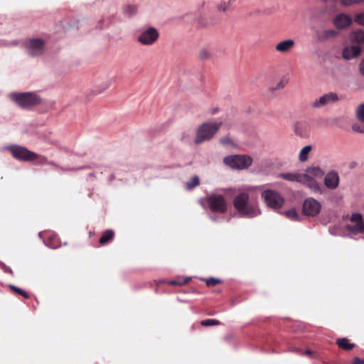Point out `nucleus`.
I'll list each match as a JSON object with an SVG mask.
<instances>
[{
  "label": "nucleus",
  "instance_id": "f257e3e1",
  "mask_svg": "<svg viewBox=\"0 0 364 364\" xmlns=\"http://www.w3.org/2000/svg\"><path fill=\"white\" fill-rule=\"evenodd\" d=\"M233 205L238 213L244 217L255 218L261 213L257 200L251 198L246 192L237 195L233 200Z\"/></svg>",
  "mask_w": 364,
  "mask_h": 364
},
{
  "label": "nucleus",
  "instance_id": "f03ea898",
  "mask_svg": "<svg viewBox=\"0 0 364 364\" xmlns=\"http://www.w3.org/2000/svg\"><path fill=\"white\" fill-rule=\"evenodd\" d=\"M325 175V172L319 166H310L305 170L304 176L307 177L305 186L314 193L323 194L324 188L316 181L315 178H321Z\"/></svg>",
  "mask_w": 364,
  "mask_h": 364
},
{
  "label": "nucleus",
  "instance_id": "7ed1b4c3",
  "mask_svg": "<svg viewBox=\"0 0 364 364\" xmlns=\"http://www.w3.org/2000/svg\"><path fill=\"white\" fill-rule=\"evenodd\" d=\"M222 122H208L198 127L194 142L197 144L210 140L222 126Z\"/></svg>",
  "mask_w": 364,
  "mask_h": 364
},
{
  "label": "nucleus",
  "instance_id": "20e7f679",
  "mask_svg": "<svg viewBox=\"0 0 364 364\" xmlns=\"http://www.w3.org/2000/svg\"><path fill=\"white\" fill-rule=\"evenodd\" d=\"M8 149L11 152L13 156L21 161H32L38 160L37 164H50L47 159L44 156L38 155L37 154L28 150L27 149L20 146H11Z\"/></svg>",
  "mask_w": 364,
  "mask_h": 364
},
{
  "label": "nucleus",
  "instance_id": "39448f33",
  "mask_svg": "<svg viewBox=\"0 0 364 364\" xmlns=\"http://www.w3.org/2000/svg\"><path fill=\"white\" fill-rule=\"evenodd\" d=\"M252 158L245 154L228 156L223 159L225 165L234 169L243 170L249 168L252 164Z\"/></svg>",
  "mask_w": 364,
  "mask_h": 364
},
{
  "label": "nucleus",
  "instance_id": "423d86ee",
  "mask_svg": "<svg viewBox=\"0 0 364 364\" xmlns=\"http://www.w3.org/2000/svg\"><path fill=\"white\" fill-rule=\"evenodd\" d=\"M205 200L212 212L225 213L228 210V203L222 194L212 193L207 196Z\"/></svg>",
  "mask_w": 364,
  "mask_h": 364
},
{
  "label": "nucleus",
  "instance_id": "0eeeda50",
  "mask_svg": "<svg viewBox=\"0 0 364 364\" xmlns=\"http://www.w3.org/2000/svg\"><path fill=\"white\" fill-rule=\"evenodd\" d=\"M262 198L267 207L272 209H279L284 203L282 196L277 191L266 189L261 194Z\"/></svg>",
  "mask_w": 364,
  "mask_h": 364
},
{
  "label": "nucleus",
  "instance_id": "6e6552de",
  "mask_svg": "<svg viewBox=\"0 0 364 364\" xmlns=\"http://www.w3.org/2000/svg\"><path fill=\"white\" fill-rule=\"evenodd\" d=\"M11 99L19 106L27 108L40 103V98L34 93H11Z\"/></svg>",
  "mask_w": 364,
  "mask_h": 364
},
{
  "label": "nucleus",
  "instance_id": "1a4fd4ad",
  "mask_svg": "<svg viewBox=\"0 0 364 364\" xmlns=\"http://www.w3.org/2000/svg\"><path fill=\"white\" fill-rule=\"evenodd\" d=\"M159 36V32L155 28L149 27L139 32L137 41L143 46H151L156 42Z\"/></svg>",
  "mask_w": 364,
  "mask_h": 364
},
{
  "label": "nucleus",
  "instance_id": "9d476101",
  "mask_svg": "<svg viewBox=\"0 0 364 364\" xmlns=\"http://www.w3.org/2000/svg\"><path fill=\"white\" fill-rule=\"evenodd\" d=\"M44 41L40 38H31L24 43L26 51L31 56H39L44 52Z\"/></svg>",
  "mask_w": 364,
  "mask_h": 364
},
{
  "label": "nucleus",
  "instance_id": "9b49d317",
  "mask_svg": "<svg viewBox=\"0 0 364 364\" xmlns=\"http://www.w3.org/2000/svg\"><path fill=\"white\" fill-rule=\"evenodd\" d=\"M321 210V204L314 198H307L302 205V212L305 215L314 217Z\"/></svg>",
  "mask_w": 364,
  "mask_h": 364
},
{
  "label": "nucleus",
  "instance_id": "f8f14e48",
  "mask_svg": "<svg viewBox=\"0 0 364 364\" xmlns=\"http://www.w3.org/2000/svg\"><path fill=\"white\" fill-rule=\"evenodd\" d=\"M347 230L353 234L358 235L364 232V221L360 213H353L350 218V223L346 226Z\"/></svg>",
  "mask_w": 364,
  "mask_h": 364
},
{
  "label": "nucleus",
  "instance_id": "ddd939ff",
  "mask_svg": "<svg viewBox=\"0 0 364 364\" xmlns=\"http://www.w3.org/2000/svg\"><path fill=\"white\" fill-rule=\"evenodd\" d=\"M340 100L339 97L335 92H328L320 97L316 99L311 104L314 108H321L322 107L336 103Z\"/></svg>",
  "mask_w": 364,
  "mask_h": 364
},
{
  "label": "nucleus",
  "instance_id": "4468645a",
  "mask_svg": "<svg viewBox=\"0 0 364 364\" xmlns=\"http://www.w3.org/2000/svg\"><path fill=\"white\" fill-rule=\"evenodd\" d=\"M311 132V124L306 121L297 122L294 125V134L301 138H308Z\"/></svg>",
  "mask_w": 364,
  "mask_h": 364
},
{
  "label": "nucleus",
  "instance_id": "2eb2a0df",
  "mask_svg": "<svg viewBox=\"0 0 364 364\" xmlns=\"http://www.w3.org/2000/svg\"><path fill=\"white\" fill-rule=\"evenodd\" d=\"M277 177L291 182H298L304 186L305 183L308 181L307 177L304 176V173L296 172L281 173L278 174Z\"/></svg>",
  "mask_w": 364,
  "mask_h": 364
},
{
  "label": "nucleus",
  "instance_id": "dca6fc26",
  "mask_svg": "<svg viewBox=\"0 0 364 364\" xmlns=\"http://www.w3.org/2000/svg\"><path fill=\"white\" fill-rule=\"evenodd\" d=\"M348 24H336L335 29H328L321 31L318 32V38L320 41H326L335 38L339 33V31L345 28Z\"/></svg>",
  "mask_w": 364,
  "mask_h": 364
},
{
  "label": "nucleus",
  "instance_id": "f3484780",
  "mask_svg": "<svg viewBox=\"0 0 364 364\" xmlns=\"http://www.w3.org/2000/svg\"><path fill=\"white\" fill-rule=\"evenodd\" d=\"M340 177L335 171H331L325 175L323 183L326 188L329 189H336L339 185Z\"/></svg>",
  "mask_w": 364,
  "mask_h": 364
},
{
  "label": "nucleus",
  "instance_id": "a211bd4d",
  "mask_svg": "<svg viewBox=\"0 0 364 364\" xmlns=\"http://www.w3.org/2000/svg\"><path fill=\"white\" fill-rule=\"evenodd\" d=\"M361 52V48L359 46L352 45L346 46L342 52V57L345 60H351L358 58Z\"/></svg>",
  "mask_w": 364,
  "mask_h": 364
},
{
  "label": "nucleus",
  "instance_id": "6ab92c4d",
  "mask_svg": "<svg viewBox=\"0 0 364 364\" xmlns=\"http://www.w3.org/2000/svg\"><path fill=\"white\" fill-rule=\"evenodd\" d=\"M295 43L292 39H287L279 42L275 46V49L277 52L286 53L289 52L294 47Z\"/></svg>",
  "mask_w": 364,
  "mask_h": 364
},
{
  "label": "nucleus",
  "instance_id": "aec40b11",
  "mask_svg": "<svg viewBox=\"0 0 364 364\" xmlns=\"http://www.w3.org/2000/svg\"><path fill=\"white\" fill-rule=\"evenodd\" d=\"M350 40L353 43H364V31L359 30L353 32L350 36Z\"/></svg>",
  "mask_w": 364,
  "mask_h": 364
},
{
  "label": "nucleus",
  "instance_id": "412c9836",
  "mask_svg": "<svg viewBox=\"0 0 364 364\" xmlns=\"http://www.w3.org/2000/svg\"><path fill=\"white\" fill-rule=\"evenodd\" d=\"M312 150V146L306 145L304 146L299 154V160L300 162H305L309 159V155Z\"/></svg>",
  "mask_w": 364,
  "mask_h": 364
},
{
  "label": "nucleus",
  "instance_id": "4be33fe9",
  "mask_svg": "<svg viewBox=\"0 0 364 364\" xmlns=\"http://www.w3.org/2000/svg\"><path fill=\"white\" fill-rule=\"evenodd\" d=\"M336 343L339 348L346 350H350L353 349L355 346V344L350 343L349 340L346 338L338 339L336 341Z\"/></svg>",
  "mask_w": 364,
  "mask_h": 364
},
{
  "label": "nucleus",
  "instance_id": "5701e85b",
  "mask_svg": "<svg viewBox=\"0 0 364 364\" xmlns=\"http://www.w3.org/2000/svg\"><path fill=\"white\" fill-rule=\"evenodd\" d=\"M355 116L358 122L364 124V103H361L356 107Z\"/></svg>",
  "mask_w": 364,
  "mask_h": 364
},
{
  "label": "nucleus",
  "instance_id": "b1692460",
  "mask_svg": "<svg viewBox=\"0 0 364 364\" xmlns=\"http://www.w3.org/2000/svg\"><path fill=\"white\" fill-rule=\"evenodd\" d=\"M333 23H353L351 18L346 14H340L336 16Z\"/></svg>",
  "mask_w": 364,
  "mask_h": 364
},
{
  "label": "nucleus",
  "instance_id": "393cba45",
  "mask_svg": "<svg viewBox=\"0 0 364 364\" xmlns=\"http://www.w3.org/2000/svg\"><path fill=\"white\" fill-rule=\"evenodd\" d=\"M114 237V232L112 230H108L105 231L103 235L100 239V243L101 245H105L109 241H110Z\"/></svg>",
  "mask_w": 364,
  "mask_h": 364
},
{
  "label": "nucleus",
  "instance_id": "a878e982",
  "mask_svg": "<svg viewBox=\"0 0 364 364\" xmlns=\"http://www.w3.org/2000/svg\"><path fill=\"white\" fill-rule=\"evenodd\" d=\"M200 184V179L198 176H193L188 182L186 184V188L187 190H191Z\"/></svg>",
  "mask_w": 364,
  "mask_h": 364
},
{
  "label": "nucleus",
  "instance_id": "bb28decb",
  "mask_svg": "<svg viewBox=\"0 0 364 364\" xmlns=\"http://www.w3.org/2000/svg\"><path fill=\"white\" fill-rule=\"evenodd\" d=\"M137 9L136 6L127 4L124 7V13L127 16H132L136 13Z\"/></svg>",
  "mask_w": 364,
  "mask_h": 364
},
{
  "label": "nucleus",
  "instance_id": "cd10ccee",
  "mask_svg": "<svg viewBox=\"0 0 364 364\" xmlns=\"http://www.w3.org/2000/svg\"><path fill=\"white\" fill-rule=\"evenodd\" d=\"M284 215L291 220H299V215L297 214L295 209H291L286 212H284Z\"/></svg>",
  "mask_w": 364,
  "mask_h": 364
},
{
  "label": "nucleus",
  "instance_id": "c85d7f7f",
  "mask_svg": "<svg viewBox=\"0 0 364 364\" xmlns=\"http://www.w3.org/2000/svg\"><path fill=\"white\" fill-rule=\"evenodd\" d=\"M353 132L359 134H364V124L354 123L351 126Z\"/></svg>",
  "mask_w": 364,
  "mask_h": 364
},
{
  "label": "nucleus",
  "instance_id": "c756f323",
  "mask_svg": "<svg viewBox=\"0 0 364 364\" xmlns=\"http://www.w3.org/2000/svg\"><path fill=\"white\" fill-rule=\"evenodd\" d=\"M201 325L203 326H216L220 324V321L216 319H205L201 321Z\"/></svg>",
  "mask_w": 364,
  "mask_h": 364
},
{
  "label": "nucleus",
  "instance_id": "7c9ffc66",
  "mask_svg": "<svg viewBox=\"0 0 364 364\" xmlns=\"http://www.w3.org/2000/svg\"><path fill=\"white\" fill-rule=\"evenodd\" d=\"M10 288L12 290H14L16 293L21 295L22 296H23L26 299H28L29 297V295L26 291H25L24 290H23L17 287H15L14 285H10Z\"/></svg>",
  "mask_w": 364,
  "mask_h": 364
},
{
  "label": "nucleus",
  "instance_id": "2f4dec72",
  "mask_svg": "<svg viewBox=\"0 0 364 364\" xmlns=\"http://www.w3.org/2000/svg\"><path fill=\"white\" fill-rule=\"evenodd\" d=\"M220 143L224 146H234L233 141L228 136H225L220 139Z\"/></svg>",
  "mask_w": 364,
  "mask_h": 364
},
{
  "label": "nucleus",
  "instance_id": "473e14b6",
  "mask_svg": "<svg viewBox=\"0 0 364 364\" xmlns=\"http://www.w3.org/2000/svg\"><path fill=\"white\" fill-rule=\"evenodd\" d=\"M285 85L286 82L284 80H280L276 84V85L269 87V90L272 91L282 90L285 87Z\"/></svg>",
  "mask_w": 364,
  "mask_h": 364
},
{
  "label": "nucleus",
  "instance_id": "72a5a7b5",
  "mask_svg": "<svg viewBox=\"0 0 364 364\" xmlns=\"http://www.w3.org/2000/svg\"><path fill=\"white\" fill-rule=\"evenodd\" d=\"M231 5V0H229L227 2H223L220 5H218V10L222 11H226L228 10Z\"/></svg>",
  "mask_w": 364,
  "mask_h": 364
},
{
  "label": "nucleus",
  "instance_id": "f704fd0d",
  "mask_svg": "<svg viewBox=\"0 0 364 364\" xmlns=\"http://www.w3.org/2000/svg\"><path fill=\"white\" fill-rule=\"evenodd\" d=\"M363 0H341V4L343 6H350L353 4H359L360 2L363 1Z\"/></svg>",
  "mask_w": 364,
  "mask_h": 364
},
{
  "label": "nucleus",
  "instance_id": "c9c22d12",
  "mask_svg": "<svg viewBox=\"0 0 364 364\" xmlns=\"http://www.w3.org/2000/svg\"><path fill=\"white\" fill-rule=\"evenodd\" d=\"M220 282V280L215 278H209L205 280V283L208 286H215Z\"/></svg>",
  "mask_w": 364,
  "mask_h": 364
},
{
  "label": "nucleus",
  "instance_id": "e433bc0d",
  "mask_svg": "<svg viewBox=\"0 0 364 364\" xmlns=\"http://www.w3.org/2000/svg\"><path fill=\"white\" fill-rule=\"evenodd\" d=\"M210 56V53L206 50H201L199 53V58L201 60L208 59Z\"/></svg>",
  "mask_w": 364,
  "mask_h": 364
},
{
  "label": "nucleus",
  "instance_id": "4c0bfd02",
  "mask_svg": "<svg viewBox=\"0 0 364 364\" xmlns=\"http://www.w3.org/2000/svg\"><path fill=\"white\" fill-rule=\"evenodd\" d=\"M188 279H186L183 282H181V281H177V280H172V281H170L168 282V284H171V285H183L184 284H186L187 282H188Z\"/></svg>",
  "mask_w": 364,
  "mask_h": 364
},
{
  "label": "nucleus",
  "instance_id": "58836bf2",
  "mask_svg": "<svg viewBox=\"0 0 364 364\" xmlns=\"http://www.w3.org/2000/svg\"><path fill=\"white\" fill-rule=\"evenodd\" d=\"M355 23H364V13L360 14L356 16V19Z\"/></svg>",
  "mask_w": 364,
  "mask_h": 364
},
{
  "label": "nucleus",
  "instance_id": "ea45409f",
  "mask_svg": "<svg viewBox=\"0 0 364 364\" xmlns=\"http://www.w3.org/2000/svg\"><path fill=\"white\" fill-rule=\"evenodd\" d=\"M359 70L360 74L364 76V58L360 61L359 64Z\"/></svg>",
  "mask_w": 364,
  "mask_h": 364
},
{
  "label": "nucleus",
  "instance_id": "a19ab883",
  "mask_svg": "<svg viewBox=\"0 0 364 364\" xmlns=\"http://www.w3.org/2000/svg\"><path fill=\"white\" fill-rule=\"evenodd\" d=\"M352 364H364V359L361 360L356 357L353 359Z\"/></svg>",
  "mask_w": 364,
  "mask_h": 364
},
{
  "label": "nucleus",
  "instance_id": "79ce46f5",
  "mask_svg": "<svg viewBox=\"0 0 364 364\" xmlns=\"http://www.w3.org/2000/svg\"><path fill=\"white\" fill-rule=\"evenodd\" d=\"M4 270H5V272H9V273H10V274H13L12 270H11L9 267H5Z\"/></svg>",
  "mask_w": 364,
  "mask_h": 364
},
{
  "label": "nucleus",
  "instance_id": "37998d69",
  "mask_svg": "<svg viewBox=\"0 0 364 364\" xmlns=\"http://www.w3.org/2000/svg\"><path fill=\"white\" fill-rule=\"evenodd\" d=\"M305 354H306V355L311 356V354H312V352H311V350H306V351L305 352Z\"/></svg>",
  "mask_w": 364,
  "mask_h": 364
},
{
  "label": "nucleus",
  "instance_id": "c03bdc74",
  "mask_svg": "<svg viewBox=\"0 0 364 364\" xmlns=\"http://www.w3.org/2000/svg\"><path fill=\"white\" fill-rule=\"evenodd\" d=\"M323 1H325V2H328V1L336 2L337 0H323Z\"/></svg>",
  "mask_w": 364,
  "mask_h": 364
}]
</instances>
